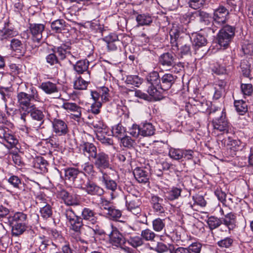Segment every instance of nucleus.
<instances>
[{"instance_id": "nucleus-1", "label": "nucleus", "mask_w": 253, "mask_h": 253, "mask_svg": "<svg viewBox=\"0 0 253 253\" xmlns=\"http://www.w3.org/2000/svg\"><path fill=\"white\" fill-rule=\"evenodd\" d=\"M169 35L172 51H176L180 49L181 56L191 54V42L189 36H180V32L176 28L171 29Z\"/></svg>"}, {"instance_id": "nucleus-2", "label": "nucleus", "mask_w": 253, "mask_h": 253, "mask_svg": "<svg viewBox=\"0 0 253 253\" xmlns=\"http://www.w3.org/2000/svg\"><path fill=\"white\" fill-rule=\"evenodd\" d=\"M147 93L153 97L154 101L160 100L164 98L160 92L161 78L158 72H150L146 77Z\"/></svg>"}, {"instance_id": "nucleus-3", "label": "nucleus", "mask_w": 253, "mask_h": 253, "mask_svg": "<svg viewBox=\"0 0 253 253\" xmlns=\"http://www.w3.org/2000/svg\"><path fill=\"white\" fill-rule=\"evenodd\" d=\"M210 114H215L214 119L212 121V124L214 131H217L222 133H228L230 129V125L226 118L225 113L220 109L211 110Z\"/></svg>"}, {"instance_id": "nucleus-4", "label": "nucleus", "mask_w": 253, "mask_h": 253, "mask_svg": "<svg viewBox=\"0 0 253 253\" xmlns=\"http://www.w3.org/2000/svg\"><path fill=\"white\" fill-rule=\"evenodd\" d=\"M17 99L20 110L28 111L29 109L34 107V102L38 101L40 98L37 90L32 89L31 94L24 92L18 93Z\"/></svg>"}, {"instance_id": "nucleus-5", "label": "nucleus", "mask_w": 253, "mask_h": 253, "mask_svg": "<svg viewBox=\"0 0 253 253\" xmlns=\"http://www.w3.org/2000/svg\"><path fill=\"white\" fill-rule=\"evenodd\" d=\"M229 14L228 10L223 5H220L214 10L212 24L211 27L213 33L222 27L226 23Z\"/></svg>"}, {"instance_id": "nucleus-6", "label": "nucleus", "mask_w": 253, "mask_h": 253, "mask_svg": "<svg viewBox=\"0 0 253 253\" xmlns=\"http://www.w3.org/2000/svg\"><path fill=\"white\" fill-rule=\"evenodd\" d=\"M64 215L66 217L70 229L79 235V233L81 232V230L84 226L83 218L77 215L73 209L70 207L65 210Z\"/></svg>"}, {"instance_id": "nucleus-7", "label": "nucleus", "mask_w": 253, "mask_h": 253, "mask_svg": "<svg viewBox=\"0 0 253 253\" xmlns=\"http://www.w3.org/2000/svg\"><path fill=\"white\" fill-rule=\"evenodd\" d=\"M218 36V43L221 46L227 47L235 36V27L226 25L220 28Z\"/></svg>"}, {"instance_id": "nucleus-8", "label": "nucleus", "mask_w": 253, "mask_h": 253, "mask_svg": "<svg viewBox=\"0 0 253 253\" xmlns=\"http://www.w3.org/2000/svg\"><path fill=\"white\" fill-rule=\"evenodd\" d=\"M94 166L102 173L103 170L110 167L109 155L103 151H99L91 161Z\"/></svg>"}, {"instance_id": "nucleus-9", "label": "nucleus", "mask_w": 253, "mask_h": 253, "mask_svg": "<svg viewBox=\"0 0 253 253\" xmlns=\"http://www.w3.org/2000/svg\"><path fill=\"white\" fill-rule=\"evenodd\" d=\"M141 201L139 197L133 194L126 196V206L127 210L133 214L137 215L141 212Z\"/></svg>"}, {"instance_id": "nucleus-10", "label": "nucleus", "mask_w": 253, "mask_h": 253, "mask_svg": "<svg viewBox=\"0 0 253 253\" xmlns=\"http://www.w3.org/2000/svg\"><path fill=\"white\" fill-rule=\"evenodd\" d=\"M53 131L57 136H64L69 132L67 124L59 119H54L52 122Z\"/></svg>"}, {"instance_id": "nucleus-11", "label": "nucleus", "mask_w": 253, "mask_h": 253, "mask_svg": "<svg viewBox=\"0 0 253 253\" xmlns=\"http://www.w3.org/2000/svg\"><path fill=\"white\" fill-rule=\"evenodd\" d=\"M177 77L171 74H165L161 78L160 92L161 94L168 90L174 84Z\"/></svg>"}, {"instance_id": "nucleus-12", "label": "nucleus", "mask_w": 253, "mask_h": 253, "mask_svg": "<svg viewBox=\"0 0 253 253\" xmlns=\"http://www.w3.org/2000/svg\"><path fill=\"white\" fill-rule=\"evenodd\" d=\"M112 231L109 234V241L112 245L121 247L125 243V239L117 228L111 225Z\"/></svg>"}, {"instance_id": "nucleus-13", "label": "nucleus", "mask_w": 253, "mask_h": 253, "mask_svg": "<svg viewBox=\"0 0 253 253\" xmlns=\"http://www.w3.org/2000/svg\"><path fill=\"white\" fill-rule=\"evenodd\" d=\"M109 91V90L107 87L103 86L97 91H92L91 95L95 101H99L101 103L106 102L109 101L110 98Z\"/></svg>"}, {"instance_id": "nucleus-14", "label": "nucleus", "mask_w": 253, "mask_h": 253, "mask_svg": "<svg viewBox=\"0 0 253 253\" xmlns=\"http://www.w3.org/2000/svg\"><path fill=\"white\" fill-rule=\"evenodd\" d=\"M80 149L83 154L91 161L98 153L96 147L91 143L83 142L80 145Z\"/></svg>"}, {"instance_id": "nucleus-15", "label": "nucleus", "mask_w": 253, "mask_h": 253, "mask_svg": "<svg viewBox=\"0 0 253 253\" xmlns=\"http://www.w3.org/2000/svg\"><path fill=\"white\" fill-rule=\"evenodd\" d=\"M133 174L136 180L141 183L149 182L150 178V172L149 169L146 168H136L133 171Z\"/></svg>"}, {"instance_id": "nucleus-16", "label": "nucleus", "mask_w": 253, "mask_h": 253, "mask_svg": "<svg viewBox=\"0 0 253 253\" xmlns=\"http://www.w3.org/2000/svg\"><path fill=\"white\" fill-rule=\"evenodd\" d=\"M81 217L83 221L84 220L88 224L94 225L97 222V213L94 210L88 207L83 209Z\"/></svg>"}, {"instance_id": "nucleus-17", "label": "nucleus", "mask_w": 253, "mask_h": 253, "mask_svg": "<svg viewBox=\"0 0 253 253\" xmlns=\"http://www.w3.org/2000/svg\"><path fill=\"white\" fill-rule=\"evenodd\" d=\"M58 197L62 199L67 206L77 205L79 201L76 195L70 194L65 189H62L58 192Z\"/></svg>"}, {"instance_id": "nucleus-18", "label": "nucleus", "mask_w": 253, "mask_h": 253, "mask_svg": "<svg viewBox=\"0 0 253 253\" xmlns=\"http://www.w3.org/2000/svg\"><path fill=\"white\" fill-rule=\"evenodd\" d=\"M44 26L41 24H30L29 30L32 35L33 41L39 43L42 39Z\"/></svg>"}, {"instance_id": "nucleus-19", "label": "nucleus", "mask_w": 253, "mask_h": 253, "mask_svg": "<svg viewBox=\"0 0 253 253\" xmlns=\"http://www.w3.org/2000/svg\"><path fill=\"white\" fill-rule=\"evenodd\" d=\"M70 43L62 44L58 47H54L52 49L54 52L57 55L59 60H64L68 55H71L73 57H75L73 55L70 51L71 46Z\"/></svg>"}, {"instance_id": "nucleus-20", "label": "nucleus", "mask_w": 253, "mask_h": 253, "mask_svg": "<svg viewBox=\"0 0 253 253\" xmlns=\"http://www.w3.org/2000/svg\"><path fill=\"white\" fill-rule=\"evenodd\" d=\"M221 220L222 224L227 228L229 233L236 228L237 217L235 213L232 212L228 213L221 218Z\"/></svg>"}, {"instance_id": "nucleus-21", "label": "nucleus", "mask_w": 253, "mask_h": 253, "mask_svg": "<svg viewBox=\"0 0 253 253\" xmlns=\"http://www.w3.org/2000/svg\"><path fill=\"white\" fill-rule=\"evenodd\" d=\"M9 224H28L27 215L23 212H16L8 217Z\"/></svg>"}, {"instance_id": "nucleus-22", "label": "nucleus", "mask_w": 253, "mask_h": 253, "mask_svg": "<svg viewBox=\"0 0 253 253\" xmlns=\"http://www.w3.org/2000/svg\"><path fill=\"white\" fill-rule=\"evenodd\" d=\"M90 76L89 72L84 73L83 77L80 76L74 82V88L79 90L86 89L88 84L90 83Z\"/></svg>"}, {"instance_id": "nucleus-23", "label": "nucleus", "mask_w": 253, "mask_h": 253, "mask_svg": "<svg viewBox=\"0 0 253 253\" xmlns=\"http://www.w3.org/2000/svg\"><path fill=\"white\" fill-rule=\"evenodd\" d=\"M84 190H85L88 194L93 196H101L104 193V190L102 188L90 181H88L86 183L84 187Z\"/></svg>"}, {"instance_id": "nucleus-24", "label": "nucleus", "mask_w": 253, "mask_h": 253, "mask_svg": "<svg viewBox=\"0 0 253 253\" xmlns=\"http://www.w3.org/2000/svg\"><path fill=\"white\" fill-rule=\"evenodd\" d=\"M159 62L163 66L174 67L176 65L175 56L169 52L165 53L160 57Z\"/></svg>"}, {"instance_id": "nucleus-25", "label": "nucleus", "mask_w": 253, "mask_h": 253, "mask_svg": "<svg viewBox=\"0 0 253 253\" xmlns=\"http://www.w3.org/2000/svg\"><path fill=\"white\" fill-rule=\"evenodd\" d=\"M28 112H30V116L33 120L38 122L36 127H40L44 122V115L42 112L37 109L34 105V107L28 110Z\"/></svg>"}, {"instance_id": "nucleus-26", "label": "nucleus", "mask_w": 253, "mask_h": 253, "mask_svg": "<svg viewBox=\"0 0 253 253\" xmlns=\"http://www.w3.org/2000/svg\"><path fill=\"white\" fill-rule=\"evenodd\" d=\"M102 175L99 178V180L104 185L107 189L110 190L112 192H115L118 187L116 182L111 179L106 172H102Z\"/></svg>"}, {"instance_id": "nucleus-27", "label": "nucleus", "mask_w": 253, "mask_h": 253, "mask_svg": "<svg viewBox=\"0 0 253 253\" xmlns=\"http://www.w3.org/2000/svg\"><path fill=\"white\" fill-rule=\"evenodd\" d=\"M39 250L42 253H58L57 246L49 241H43L39 246Z\"/></svg>"}, {"instance_id": "nucleus-28", "label": "nucleus", "mask_w": 253, "mask_h": 253, "mask_svg": "<svg viewBox=\"0 0 253 253\" xmlns=\"http://www.w3.org/2000/svg\"><path fill=\"white\" fill-rule=\"evenodd\" d=\"M0 138L2 139V142H6L7 145L6 147L8 148H11L15 147L18 143L17 139L12 134L6 133L3 130H0Z\"/></svg>"}, {"instance_id": "nucleus-29", "label": "nucleus", "mask_w": 253, "mask_h": 253, "mask_svg": "<svg viewBox=\"0 0 253 253\" xmlns=\"http://www.w3.org/2000/svg\"><path fill=\"white\" fill-rule=\"evenodd\" d=\"M193 46L194 47L195 51L199 47L205 46L207 43L206 38L203 35L200 34H193L192 37H190Z\"/></svg>"}, {"instance_id": "nucleus-30", "label": "nucleus", "mask_w": 253, "mask_h": 253, "mask_svg": "<svg viewBox=\"0 0 253 253\" xmlns=\"http://www.w3.org/2000/svg\"><path fill=\"white\" fill-rule=\"evenodd\" d=\"M62 107L68 112H71L72 114L76 118H80L82 116V108L75 103L65 102Z\"/></svg>"}, {"instance_id": "nucleus-31", "label": "nucleus", "mask_w": 253, "mask_h": 253, "mask_svg": "<svg viewBox=\"0 0 253 253\" xmlns=\"http://www.w3.org/2000/svg\"><path fill=\"white\" fill-rule=\"evenodd\" d=\"M194 17L199 18L200 22L207 26H211V17L210 14L201 10H197L193 13Z\"/></svg>"}, {"instance_id": "nucleus-32", "label": "nucleus", "mask_w": 253, "mask_h": 253, "mask_svg": "<svg viewBox=\"0 0 253 253\" xmlns=\"http://www.w3.org/2000/svg\"><path fill=\"white\" fill-rule=\"evenodd\" d=\"M164 200L158 196H153L151 199V203L155 211L159 213H163L165 211L163 206Z\"/></svg>"}, {"instance_id": "nucleus-33", "label": "nucleus", "mask_w": 253, "mask_h": 253, "mask_svg": "<svg viewBox=\"0 0 253 253\" xmlns=\"http://www.w3.org/2000/svg\"><path fill=\"white\" fill-rule=\"evenodd\" d=\"M65 21L63 19L54 21L51 24V28L53 31L57 33H64L67 30Z\"/></svg>"}, {"instance_id": "nucleus-34", "label": "nucleus", "mask_w": 253, "mask_h": 253, "mask_svg": "<svg viewBox=\"0 0 253 253\" xmlns=\"http://www.w3.org/2000/svg\"><path fill=\"white\" fill-rule=\"evenodd\" d=\"M89 62L87 60H81L77 62L74 65V69L79 74H83L89 72L87 69L88 68Z\"/></svg>"}, {"instance_id": "nucleus-35", "label": "nucleus", "mask_w": 253, "mask_h": 253, "mask_svg": "<svg viewBox=\"0 0 253 253\" xmlns=\"http://www.w3.org/2000/svg\"><path fill=\"white\" fill-rule=\"evenodd\" d=\"M141 135L143 136H150L154 134L155 128L150 123H145L140 126Z\"/></svg>"}, {"instance_id": "nucleus-36", "label": "nucleus", "mask_w": 253, "mask_h": 253, "mask_svg": "<svg viewBox=\"0 0 253 253\" xmlns=\"http://www.w3.org/2000/svg\"><path fill=\"white\" fill-rule=\"evenodd\" d=\"M82 234L84 238L89 241H93L95 240V236L96 234V231L89 226H85L81 230L79 234Z\"/></svg>"}, {"instance_id": "nucleus-37", "label": "nucleus", "mask_w": 253, "mask_h": 253, "mask_svg": "<svg viewBox=\"0 0 253 253\" xmlns=\"http://www.w3.org/2000/svg\"><path fill=\"white\" fill-rule=\"evenodd\" d=\"M11 48L15 51L20 56H23L25 51V48L22 42L16 39H13L11 41Z\"/></svg>"}, {"instance_id": "nucleus-38", "label": "nucleus", "mask_w": 253, "mask_h": 253, "mask_svg": "<svg viewBox=\"0 0 253 253\" xmlns=\"http://www.w3.org/2000/svg\"><path fill=\"white\" fill-rule=\"evenodd\" d=\"M11 227V234L18 237L22 235L28 228V224H9Z\"/></svg>"}, {"instance_id": "nucleus-39", "label": "nucleus", "mask_w": 253, "mask_h": 253, "mask_svg": "<svg viewBox=\"0 0 253 253\" xmlns=\"http://www.w3.org/2000/svg\"><path fill=\"white\" fill-rule=\"evenodd\" d=\"M16 35V31H14L12 28L7 27L6 24L5 26L1 30H0V40L1 41L8 40Z\"/></svg>"}, {"instance_id": "nucleus-40", "label": "nucleus", "mask_w": 253, "mask_h": 253, "mask_svg": "<svg viewBox=\"0 0 253 253\" xmlns=\"http://www.w3.org/2000/svg\"><path fill=\"white\" fill-rule=\"evenodd\" d=\"M154 250L158 253H165L169 252L172 253L173 245L170 244H165L162 242H158Z\"/></svg>"}, {"instance_id": "nucleus-41", "label": "nucleus", "mask_w": 253, "mask_h": 253, "mask_svg": "<svg viewBox=\"0 0 253 253\" xmlns=\"http://www.w3.org/2000/svg\"><path fill=\"white\" fill-rule=\"evenodd\" d=\"M41 87L45 92L48 94L58 91L56 84L50 82L42 83L41 85Z\"/></svg>"}, {"instance_id": "nucleus-42", "label": "nucleus", "mask_w": 253, "mask_h": 253, "mask_svg": "<svg viewBox=\"0 0 253 253\" xmlns=\"http://www.w3.org/2000/svg\"><path fill=\"white\" fill-rule=\"evenodd\" d=\"M141 237L143 241L154 242L156 234L149 228L143 230L141 232Z\"/></svg>"}, {"instance_id": "nucleus-43", "label": "nucleus", "mask_w": 253, "mask_h": 253, "mask_svg": "<svg viewBox=\"0 0 253 253\" xmlns=\"http://www.w3.org/2000/svg\"><path fill=\"white\" fill-rule=\"evenodd\" d=\"M127 243L134 248H137L144 244V241L141 236H130L127 239Z\"/></svg>"}, {"instance_id": "nucleus-44", "label": "nucleus", "mask_w": 253, "mask_h": 253, "mask_svg": "<svg viewBox=\"0 0 253 253\" xmlns=\"http://www.w3.org/2000/svg\"><path fill=\"white\" fill-rule=\"evenodd\" d=\"M182 189L175 187H173L166 193V197L170 201L177 199L181 195Z\"/></svg>"}, {"instance_id": "nucleus-45", "label": "nucleus", "mask_w": 253, "mask_h": 253, "mask_svg": "<svg viewBox=\"0 0 253 253\" xmlns=\"http://www.w3.org/2000/svg\"><path fill=\"white\" fill-rule=\"evenodd\" d=\"M207 223L210 229L212 230L219 227L222 224V221L221 218H219L214 216H211L208 218Z\"/></svg>"}, {"instance_id": "nucleus-46", "label": "nucleus", "mask_w": 253, "mask_h": 253, "mask_svg": "<svg viewBox=\"0 0 253 253\" xmlns=\"http://www.w3.org/2000/svg\"><path fill=\"white\" fill-rule=\"evenodd\" d=\"M65 177L66 179L73 181L79 174L80 171L75 168H69L65 169Z\"/></svg>"}, {"instance_id": "nucleus-47", "label": "nucleus", "mask_w": 253, "mask_h": 253, "mask_svg": "<svg viewBox=\"0 0 253 253\" xmlns=\"http://www.w3.org/2000/svg\"><path fill=\"white\" fill-rule=\"evenodd\" d=\"M234 106L236 111L240 114L244 115L248 111L247 103L243 100H235Z\"/></svg>"}, {"instance_id": "nucleus-48", "label": "nucleus", "mask_w": 253, "mask_h": 253, "mask_svg": "<svg viewBox=\"0 0 253 253\" xmlns=\"http://www.w3.org/2000/svg\"><path fill=\"white\" fill-rule=\"evenodd\" d=\"M96 137L102 144L111 145L113 144V140L106 136V132L103 131H98L96 133Z\"/></svg>"}, {"instance_id": "nucleus-49", "label": "nucleus", "mask_w": 253, "mask_h": 253, "mask_svg": "<svg viewBox=\"0 0 253 253\" xmlns=\"http://www.w3.org/2000/svg\"><path fill=\"white\" fill-rule=\"evenodd\" d=\"M48 165L47 161L42 157H38L35 160L34 167L39 168V169L45 172L47 171L46 166Z\"/></svg>"}, {"instance_id": "nucleus-50", "label": "nucleus", "mask_w": 253, "mask_h": 253, "mask_svg": "<svg viewBox=\"0 0 253 253\" xmlns=\"http://www.w3.org/2000/svg\"><path fill=\"white\" fill-rule=\"evenodd\" d=\"M225 84L223 82H221L219 84H216L214 86V93L213 98L217 100L220 98L224 91V86Z\"/></svg>"}, {"instance_id": "nucleus-51", "label": "nucleus", "mask_w": 253, "mask_h": 253, "mask_svg": "<svg viewBox=\"0 0 253 253\" xmlns=\"http://www.w3.org/2000/svg\"><path fill=\"white\" fill-rule=\"evenodd\" d=\"M41 216L45 219L51 217L52 215L51 207L49 204H45V206L40 208Z\"/></svg>"}, {"instance_id": "nucleus-52", "label": "nucleus", "mask_w": 253, "mask_h": 253, "mask_svg": "<svg viewBox=\"0 0 253 253\" xmlns=\"http://www.w3.org/2000/svg\"><path fill=\"white\" fill-rule=\"evenodd\" d=\"M138 24L140 25H149L152 22V17L145 14H139L136 19Z\"/></svg>"}, {"instance_id": "nucleus-53", "label": "nucleus", "mask_w": 253, "mask_h": 253, "mask_svg": "<svg viewBox=\"0 0 253 253\" xmlns=\"http://www.w3.org/2000/svg\"><path fill=\"white\" fill-rule=\"evenodd\" d=\"M94 164L88 162L82 165V169L85 174L93 176L95 173L94 169Z\"/></svg>"}, {"instance_id": "nucleus-54", "label": "nucleus", "mask_w": 253, "mask_h": 253, "mask_svg": "<svg viewBox=\"0 0 253 253\" xmlns=\"http://www.w3.org/2000/svg\"><path fill=\"white\" fill-rule=\"evenodd\" d=\"M121 142L123 146L128 148H133L135 145V141L130 137L124 135L121 139Z\"/></svg>"}, {"instance_id": "nucleus-55", "label": "nucleus", "mask_w": 253, "mask_h": 253, "mask_svg": "<svg viewBox=\"0 0 253 253\" xmlns=\"http://www.w3.org/2000/svg\"><path fill=\"white\" fill-rule=\"evenodd\" d=\"M106 214L108 217L113 220H117L122 216V211L116 209L113 206L110 209Z\"/></svg>"}, {"instance_id": "nucleus-56", "label": "nucleus", "mask_w": 253, "mask_h": 253, "mask_svg": "<svg viewBox=\"0 0 253 253\" xmlns=\"http://www.w3.org/2000/svg\"><path fill=\"white\" fill-rule=\"evenodd\" d=\"M164 220H162L160 218L154 219L152 222V226L153 229L156 232H160L163 230L165 226Z\"/></svg>"}, {"instance_id": "nucleus-57", "label": "nucleus", "mask_w": 253, "mask_h": 253, "mask_svg": "<svg viewBox=\"0 0 253 253\" xmlns=\"http://www.w3.org/2000/svg\"><path fill=\"white\" fill-rule=\"evenodd\" d=\"M9 184L12 185L15 188L19 189L22 185L21 179L17 176L11 175L7 179Z\"/></svg>"}, {"instance_id": "nucleus-58", "label": "nucleus", "mask_w": 253, "mask_h": 253, "mask_svg": "<svg viewBox=\"0 0 253 253\" xmlns=\"http://www.w3.org/2000/svg\"><path fill=\"white\" fill-rule=\"evenodd\" d=\"M183 150L179 149H172L169 151V156L175 160H179L183 157Z\"/></svg>"}, {"instance_id": "nucleus-59", "label": "nucleus", "mask_w": 253, "mask_h": 253, "mask_svg": "<svg viewBox=\"0 0 253 253\" xmlns=\"http://www.w3.org/2000/svg\"><path fill=\"white\" fill-rule=\"evenodd\" d=\"M233 243V240L230 237H226L224 239L219 241L217 244L221 248H229Z\"/></svg>"}, {"instance_id": "nucleus-60", "label": "nucleus", "mask_w": 253, "mask_h": 253, "mask_svg": "<svg viewBox=\"0 0 253 253\" xmlns=\"http://www.w3.org/2000/svg\"><path fill=\"white\" fill-rule=\"evenodd\" d=\"M241 89L244 95L251 96L253 93V87L251 84H241Z\"/></svg>"}, {"instance_id": "nucleus-61", "label": "nucleus", "mask_w": 253, "mask_h": 253, "mask_svg": "<svg viewBox=\"0 0 253 253\" xmlns=\"http://www.w3.org/2000/svg\"><path fill=\"white\" fill-rule=\"evenodd\" d=\"M46 61L47 63L52 66L56 64H59L61 66V63L59 59L57 56L55 52L48 54L46 57Z\"/></svg>"}, {"instance_id": "nucleus-62", "label": "nucleus", "mask_w": 253, "mask_h": 253, "mask_svg": "<svg viewBox=\"0 0 253 253\" xmlns=\"http://www.w3.org/2000/svg\"><path fill=\"white\" fill-rule=\"evenodd\" d=\"M126 82L128 84L139 86L141 84L142 81L137 76H129L127 77Z\"/></svg>"}, {"instance_id": "nucleus-63", "label": "nucleus", "mask_w": 253, "mask_h": 253, "mask_svg": "<svg viewBox=\"0 0 253 253\" xmlns=\"http://www.w3.org/2000/svg\"><path fill=\"white\" fill-rule=\"evenodd\" d=\"M114 136L121 139L124 135L125 130L121 124H118L113 128Z\"/></svg>"}, {"instance_id": "nucleus-64", "label": "nucleus", "mask_w": 253, "mask_h": 253, "mask_svg": "<svg viewBox=\"0 0 253 253\" xmlns=\"http://www.w3.org/2000/svg\"><path fill=\"white\" fill-rule=\"evenodd\" d=\"M202 247L201 243L195 242L191 244L187 248L189 253H200Z\"/></svg>"}]
</instances>
